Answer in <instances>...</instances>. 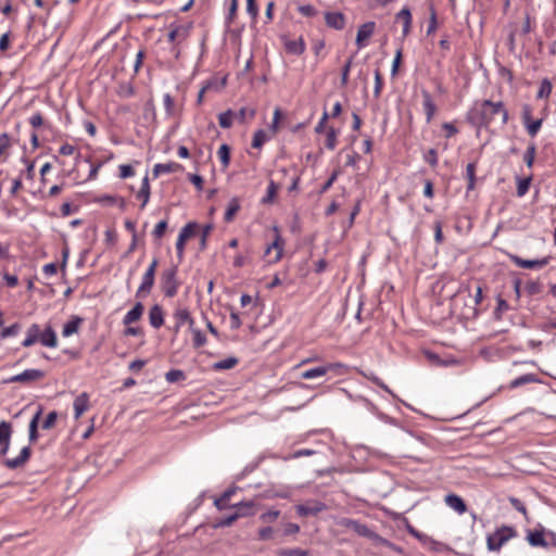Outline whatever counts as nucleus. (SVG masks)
<instances>
[{
  "instance_id": "c9c22d12",
  "label": "nucleus",
  "mask_w": 556,
  "mask_h": 556,
  "mask_svg": "<svg viewBox=\"0 0 556 556\" xmlns=\"http://www.w3.org/2000/svg\"><path fill=\"white\" fill-rule=\"evenodd\" d=\"M240 515L241 514H231L225 518L217 519L213 523V528L218 529V528L230 527L235 521H237L240 518Z\"/></svg>"
},
{
  "instance_id": "a878e982",
  "label": "nucleus",
  "mask_w": 556,
  "mask_h": 556,
  "mask_svg": "<svg viewBox=\"0 0 556 556\" xmlns=\"http://www.w3.org/2000/svg\"><path fill=\"white\" fill-rule=\"evenodd\" d=\"M329 370H331V366H319L315 368L307 369L301 374L303 379H314L318 377L325 376Z\"/></svg>"
},
{
  "instance_id": "7c9ffc66",
  "label": "nucleus",
  "mask_w": 556,
  "mask_h": 556,
  "mask_svg": "<svg viewBox=\"0 0 556 556\" xmlns=\"http://www.w3.org/2000/svg\"><path fill=\"white\" fill-rule=\"evenodd\" d=\"M83 319L80 317H74L70 321H67L62 330V334L64 337H70L77 332L79 325L81 324Z\"/></svg>"
},
{
  "instance_id": "13d9d810",
  "label": "nucleus",
  "mask_w": 556,
  "mask_h": 556,
  "mask_svg": "<svg viewBox=\"0 0 556 556\" xmlns=\"http://www.w3.org/2000/svg\"><path fill=\"white\" fill-rule=\"evenodd\" d=\"M58 420V413L55 410L50 412L43 420L41 427L45 430L52 429Z\"/></svg>"
},
{
  "instance_id": "393cba45",
  "label": "nucleus",
  "mask_w": 556,
  "mask_h": 556,
  "mask_svg": "<svg viewBox=\"0 0 556 556\" xmlns=\"http://www.w3.org/2000/svg\"><path fill=\"white\" fill-rule=\"evenodd\" d=\"M42 414V407H39L37 413L33 416L30 422H29V441L36 442L38 440V424L40 420V416Z\"/></svg>"
},
{
  "instance_id": "cd10ccee",
  "label": "nucleus",
  "mask_w": 556,
  "mask_h": 556,
  "mask_svg": "<svg viewBox=\"0 0 556 556\" xmlns=\"http://www.w3.org/2000/svg\"><path fill=\"white\" fill-rule=\"evenodd\" d=\"M396 20L403 21V35H408L412 24V13L408 8H403L397 14Z\"/></svg>"
},
{
  "instance_id": "de8ad7c7",
  "label": "nucleus",
  "mask_w": 556,
  "mask_h": 556,
  "mask_svg": "<svg viewBox=\"0 0 556 556\" xmlns=\"http://www.w3.org/2000/svg\"><path fill=\"white\" fill-rule=\"evenodd\" d=\"M190 331L193 334V346L194 348H197V349L201 348L206 343L205 336L202 333L201 330L194 328V325L192 326V328H190Z\"/></svg>"
},
{
  "instance_id": "ddd939ff",
  "label": "nucleus",
  "mask_w": 556,
  "mask_h": 556,
  "mask_svg": "<svg viewBox=\"0 0 556 556\" xmlns=\"http://www.w3.org/2000/svg\"><path fill=\"white\" fill-rule=\"evenodd\" d=\"M421 96H422L424 111L427 116V122L429 123L433 118V115L437 111V106L432 100L431 94L427 90H422Z\"/></svg>"
},
{
  "instance_id": "5701e85b",
  "label": "nucleus",
  "mask_w": 556,
  "mask_h": 556,
  "mask_svg": "<svg viewBox=\"0 0 556 556\" xmlns=\"http://www.w3.org/2000/svg\"><path fill=\"white\" fill-rule=\"evenodd\" d=\"M39 341L42 345L48 348L56 346V334L51 327H48L43 332L39 334Z\"/></svg>"
},
{
  "instance_id": "f704fd0d",
  "label": "nucleus",
  "mask_w": 556,
  "mask_h": 556,
  "mask_svg": "<svg viewBox=\"0 0 556 556\" xmlns=\"http://www.w3.org/2000/svg\"><path fill=\"white\" fill-rule=\"evenodd\" d=\"M235 117V113L231 110H227L218 115L219 126L224 129L230 128L232 126V119Z\"/></svg>"
},
{
  "instance_id": "39448f33",
  "label": "nucleus",
  "mask_w": 556,
  "mask_h": 556,
  "mask_svg": "<svg viewBox=\"0 0 556 556\" xmlns=\"http://www.w3.org/2000/svg\"><path fill=\"white\" fill-rule=\"evenodd\" d=\"M12 425L9 421H0V455L4 456L10 447Z\"/></svg>"
},
{
  "instance_id": "a211bd4d",
  "label": "nucleus",
  "mask_w": 556,
  "mask_h": 556,
  "mask_svg": "<svg viewBox=\"0 0 556 556\" xmlns=\"http://www.w3.org/2000/svg\"><path fill=\"white\" fill-rule=\"evenodd\" d=\"M231 508H236L233 514H242L241 517H249L255 514V503L253 501L240 502L231 505Z\"/></svg>"
},
{
  "instance_id": "6e6552de",
  "label": "nucleus",
  "mask_w": 556,
  "mask_h": 556,
  "mask_svg": "<svg viewBox=\"0 0 556 556\" xmlns=\"http://www.w3.org/2000/svg\"><path fill=\"white\" fill-rule=\"evenodd\" d=\"M326 509V505L321 502H314L312 504H301L296 506V513L300 516H316L320 511Z\"/></svg>"
},
{
  "instance_id": "5fc2aeb1",
  "label": "nucleus",
  "mask_w": 556,
  "mask_h": 556,
  "mask_svg": "<svg viewBox=\"0 0 556 556\" xmlns=\"http://www.w3.org/2000/svg\"><path fill=\"white\" fill-rule=\"evenodd\" d=\"M255 115L254 109L241 108L237 113H235V117L240 122L244 123L247 117L253 118Z\"/></svg>"
},
{
  "instance_id": "ea45409f",
  "label": "nucleus",
  "mask_w": 556,
  "mask_h": 556,
  "mask_svg": "<svg viewBox=\"0 0 556 556\" xmlns=\"http://www.w3.org/2000/svg\"><path fill=\"white\" fill-rule=\"evenodd\" d=\"M218 157L224 167H228L230 162V148L228 144L224 143L219 147L217 151Z\"/></svg>"
},
{
  "instance_id": "bf43d9fd",
  "label": "nucleus",
  "mask_w": 556,
  "mask_h": 556,
  "mask_svg": "<svg viewBox=\"0 0 556 556\" xmlns=\"http://www.w3.org/2000/svg\"><path fill=\"white\" fill-rule=\"evenodd\" d=\"M186 35H187V29L182 26H177L168 33V41L174 42L179 37L185 38Z\"/></svg>"
},
{
  "instance_id": "a19ab883",
  "label": "nucleus",
  "mask_w": 556,
  "mask_h": 556,
  "mask_svg": "<svg viewBox=\"0 0 556 556\" xmlns=\"http://www.w3.org/2000/svg\"><path fill=\"white\" fill-rule=\"evenodd\" d=\"M466 176L468 179L467 190H473L476 184V165L475 163L467 164Z\"/></svg>"
},
{
  "instance_id": "0eeeda50",
  "label": "nucleus",
  "mask_w": 556,
  "mask_h": 556,
  "mask_svg": "<svg viewBox=\"0 0 556 556\" xmlns=\"http://www.w3.org/2000/svg\"><path fill=\"white\" fill-rule=\"evenodd\" d=\"M325 22L328 27L341 30L345 26V16L341 12H326Z\"/></svg>"
},
{
  "instance_id": "c03bdc74",
  "label": "nucleus",
  "mask_w": 556,
  "mask_h": 556,
  "mask_svg": "<svg viewBox=\"0 0 556 556\" xmlns=\"http://www.w3.org/2000/svg\"><path fill=\"white\" fill-rule=\"evenodd\" d=\"M279 556H309V552L302 548H283L278 551Z\"/></svg>"
},
{
  "instance_id": "aec40b11",
  "label": "nucleus",
  "mask_w": 556,
  "mask_h": 556,
  "mask_svg": "<svg viewBox=\"0 0 556 556\" xmlns=\"http://www.w3.org/2000/svg\"><path fill=\"white\" fill-rule=\"evenodd\" d=\"M426 356L433 365H437V366L448 367V366H455V365L459 364V362L456 358L447 357V358L443 359L438 354L432 353V352H427Z\"/></svg>"
},
{
  "instance_id": "1a4fd4ad",
  "label": "nucleus",
  "mask_w": 556,
  "mask_h": 556,
  "mask_svg": "<svg viewBox=\"0 0 556 556\" xmlns=\"http://www.w3.org/2000/svg\"><path fill=\"white\" fill-rule=\"evenodd\" d=\"M283 45L286 51L293 55H301L305 51V42L302 37L298 39H285Z\"/></svg>"
},
{
  "instance_id": "49530a36",
  "label": "nucleus",
  "mask_w": 556,
  "mask_h": 556,
  "mask_svg": "<svg viewBox=\"0 0 556 556\" xmlns=\"http://www.w3.org/2000/svg\"><path fill=\"white\" fill-rule=\"evenodd\" d=\"M337 136H338V132H337V130L333 127H330L327 130L326 141H325V146H326L327 149L333 150L336 148V146H337Z\"/></svg>"
},
{
  "instance_id": "603ef678",
  "label": "nucleus",
  "mask_w": 556,
  "mask_h": 556,
  "mask_svg": "<svg viewBox=\"0 0 556 556\" xmlns=\"http://www.w3.org/2000/svg\"><path fill=\"white\" fill-rule=\"evenodd\" d=\"M198 225L197 223H188L181 230L178 237L182 238L185 241H187L189 238H191L197 229Z\"/></svg>"
},
{
  "instance_id": "79ce46f5",
  "label": "nucleus",
  "mask_w": 556,
  "mask_h": 556,
  "mask_svg": "<svg viewBox=\"0 0 556 556\" xmlns=\"http://www.w3.org/2000/svg\"><path fill=\"white\" fill-rule=\"evenodd\" d=\"M353 58L354 55H351L348 61L345 62L344 66L342 67V71H341V79H340V83H341V86L342 87H345L349 83V74H350V71H351V67H352V64H353Z\"/></svg>"
},
{
  "instance_id": "4468645a",
  "label": "nucleus",
  "mask_w": 556,
  "mask_h": 556,
  "mask_svg": "<svg viewBox=\"0 0 556 556\" xmlns=\"http://www.w3.org/2000/svg\"><path fill=\"white\" fill-rule=\"evenodd\" d=\"M143 305L141 302H137L135 306L124 316L123 324L129 326L138 321L143 313Z\"/></svg>"
},
{
  "instance_id": "37998d69",
  "label": "nucleus",
  "mask_w": 556,
  "mask_h": 556,
  "mask_svg": "<svg viewBox=\"0 0 556 556\" xmlns=\"http://www.w3.org/2000/svg\"><path fill=\"white\" fill-rule=\"evenodd\" d=\"M277 190H278V186L275 184L274 180H270L269 181V185L267 187V193L266 195L263 198L262 202L264 204H267V203H271L274 202L275 198H276V194H277Z\"/></svg>"
},
{
  "instance_id": "bb28decb",
  "label": "nucleus",
  "mask_w": 556,
  "mask_h": 556,
  "mask_svg": "<svg viewBox=\"0 0 556 556\" xmlns=\"http://www.w3.org/2000/svg\"><path fill=\"white\" fill-rule=\"evenodd\" d=\"M539 381V378L535 374H526V375H522L516 379H514L510 383H509V388L510 389H517L521 386H525L527 383H533V382H538Z\"/></svg>"
},
{
  "instance_id": "69168bd1",
  "label": "nucleus",
  "mask_w": 556,
  "mask_h": 556,
  "mask_svg": "<svg viewBox=\"0 0 556 556\" xmlns=\"http://www.w3.org/2000/svg\"><path fill=\"white\" fill-rule=\"evenodd\" d=\"M298 11L307 17H313L317 14V10L312 4H303L298 8Z\"/></svg>"
},
{
  "instance_id": "c756f323",
  "label": "nucleus",
  "mask_w": 556,
  "mask_h": 556,
  "mask_svg": "<svg viewBox=\"0 0 556 556\" xmlns=\"http://www.w3.org/2000/svg\"><path fill=\"white\" fill-rule=\"evenodd\" d=\"M239 210H240L239 200L237 198H232L228 203L227 210L224 215V220L226 223H230Z\"/></svg>"
},
{
  "instance_id": "2eb2a0df",
  "label": "nucleus",
  "mask_w": 556,
  "mask_h": 556,
  "mask_svg": "<svg viewBox=\"0 0 556 556\" xmlns=\"http://www.w3.org/2000/svg\"><path fill=\"white\" fill-rule=\"evenodd\" d=\"M181 169H182V166L175 162H169L166 164L159 163V164H155L153 167V175H154V177H157L161 174L176 173Z\"/></svg>"
},
{
  "instance_id": "b1692460",
  "label": "nucleus",
  "mask_w": 556,
  "mask_h": 556,
  "mask_svg": "<svg viewBox=\"0 0 556 556\" xmlns=\"http://www.w3.org/2000/svg\"><path fill=\"white\" fill-rule=\"evenodd\" d=\"M40 328L37 324H33L28 330L25 340L22 342V345L25 348L31 346L37 341H39Z\"/></svg>"
},
{
  "instance_id": "f8f14e48",
  "label": "nucleus",
  "mask_w": 556,
  "mask_h": 556,
  "mask_svg": "<svg viewBox=\"0 0 556 556\" xmlns=\"http://www.w3.org/2000/svg\"><path fill=\"white\" fill-rule=\"evenodd\" d=\"M174 317L176 319L175 332H178L181 325L185 323L189 324V329L194 325L193 318L187 308H179L175 312Z\"/></svg>"
},
{
  "instance_id": "8fccbe9b",
  "label": "nucleus",
  "mask_w": 556,
  "mask_h": 556,
  "mask_svg": "<svg viewBox=\"0 0 556 556\" xmlns=\"http://www.w3.org/2000/svg\"><path fill=\"white\" fill-rule=\"evenodd\" d=\"M154 280H143L139 289L137 290L136 296L138 299H144L151 292Z\"/></svg>"
},
{
  "instance_id": "680f3d73",
  "label": "nucleus",
  "mask_w": 556,
  "mask_h": 556,
  "mask_svg": "<svg viewBox=\"0 0 556 556\" xmlns=\"http://www.w3.org/2000/svg\"><path fill=\"white\" fill-rule=\"evenodd\" d=\"M382 87H383V80H382L381 73L379 70H376L375 71V89H374L375 98L380 97Z\"/></svg>"
},
{
  "instance_id": "3c124183",
  "label": "nucleus",
  "mask_w": 556,
  "mask_h": 556,
  "mask_svg": "<svg viewBox=\"0 0 556 556\" xmlns=\"http://www.w3.org/2000/svg\"><path fill=\"white\" fill-rule=\"evenodd\" d=\"M21 330V325L18 323H15L9 327H5L0 332V339H7L9 337L16 336Z\"/></svg>"
},
{
  "instance_id": "412c9836",
  "label": "nucleus",
  "mask_w": 556,
  "mask_h": 556,
  "mask_svg": "<svg viewBox=\"0 0 556 556\" xmlns=\"http://www.w3.org/2000/svg\"><path fill=\"white\" fill-rule=\"evenodd\" d=\"M467 299L471 304L478 305L482 300V289L477 287L476 295L472 298L470 293L459 292L454 298V306L457 307L460 300Z\"/></svg>"
},
{
  "instance_id": "4c0bfd02",
  "label": "nucleus",
  "mask_w": 556,
  "mask_h": 556,
  "mask_svg": "<svg viewBox=\"0 0 556 556\" xmlns=\"http://www.w3.org/2000/svg\"><path fill=\"white\" fill-rule=\"evenodd\" d=\"M535 152H536V147H535V143L534 142H531L525 154H523V162L526 163V165L531 168L534 164V159H535Z\"/></svg>"
},
{
  "instance_id": "052dcab7",
  "label": "nucleus",
  "mask_w": 556,
  "mask_h": 556,
  "mask_svg": "<svg viewBox=\"0 0 556 556\" xmlns=\"http://www.w3.org/2000/svg\"><path fill=\"white\" fill-rule=\"evenodd\" d=\"M266 141V134L263 129L255 131L252 140V147L255 149L261 148Z\"/></svg>"
},
{
  "instance_id": "9d476101",
  "label": "nucleus",
  "mask_w": 556,
  "mask_h": 556,
  "mask_svg": "<svg viewBox=\"0 0 556 556\" xmlns=\"http://www.w3.org/2000/svg\"><path fill=\"white\" fill-rule=\"evenodd\" d=\"M375 27H376L375 22H367V23H364L363 25H361V27L357 30V35H356V43H357L358 48L363 47L364 40L371 37V35L374 34Z\"/></svg>"
},
{
  "instance_id": "f257e3e1",
  "label": "nucleus",
  "mask_w": 556,
  "mask_h": 556,
  "mask_svg": "<svg viewBox=\"0 0 556 556\" xmlns=\"http://www.w3.org/2000/svg\"><path fill=\"white\" fill-rule=\"evenodd\" d=\"M473 114L480 126H488L494 122L496 117H500L502 125H505L508 119V112L504 108L503 102H492L490 100H483L479 108L475 110Z\"/></svg>"
},
{
  "instance_id": "20e7f679",
  "label": "nucleus",
  "mask_w": 556,
  "mask_h": 556,
  "mask_svg": "<svg viewBox=\"0 0 556 556\" xmlns=\"http://www.w3.org/2000/svg\"><path fill=\"white\" fill-rule=\"evenodd\" d=\"M46 372L40 369H26L21 374L12 376L4 380V383H30L41 380Z\"/></svg>"
},
{
  "instance_id": "338daca9",
  "label": "nucleus",
  "mask_w": 556,
  "mask_h": 556,
  "mask_svg": "<svg viewBox=\"0 0 556 556\" xmlns=\"http://www.w3.org/2000/svg\"><path fill=\"white\" fill-rule=\"evenodd\" d=\"M164 106L166 114L168 116L174 115L175 105H174V99L169 93L164 94Z\"/></svg>"
},
{
  "instance_id": "864d4df0",
  "label": "nucleus",
  "mask_w": 556,
  "mask_h": 556,
  "mask_svg": "<svg viewBox=\"0 0 556 556\" xmlns=\"http://www.w3.org/2000/svg\"><path fill=\"white\" fill-rule=\"evenodd\" d=\"M528 293L533 295L538 294L543 290V286L540 280H526V286Z\"/></svg>"
},
{
  "instance_id": "7ed1b4c3",
  "label": "nucleus",
  "mask_w": 556,
  "mask_h": 556,
  "mask_svg": "<svg viewBox=\"0 0 556 556\" xmlns=\"http://www.w3.org/2000/svg\"><path fill=\"white\" fill-rule=\"evenodd\" d=\"M338 525L346 530H351L354 533H356L358 536L366 538L370 540L372 543H375L378 533L372 531L369 527H367L365 523H362L358 520L351 519V518H341L338 521Z\"/></svg>"
},
{
  "instance_id": "423d86ee",
  "label": "nucleus",
  "mask_w": 556,
  "mask_h": 556,
  "mask_svg": "<svg viewBox=\"0 0 556 556\" xmlns=\"http://www.w3.org/2000/svg\"><path fill=\"white\" fill-rule=\"evenodd\" d=\"M30 454H31V450L29 446H24L20 453V455L15 458H7L4 460V465L5 467L10 468V469H16V468H20L22 466H24L29 457H30Z\"/></svg>"
},
{
  "instance_id": "6e6d98bb",
  "label": "nucleus",
  "mask_w": 556,
  "mask_h": 556,
  "mask_svg": "<svg viewBox=\"0 0 556 556\" xmlns=\"http://www.w3.org/2000/svg\"><path fill=\"white\" fill-rule=\"evenodd\" d=\"M543 119L539 118L527 123L526 128L531 137H535L542 126Z\"/></svg>"
},
{
  "instance_id": "f3484780",
  "label": "nucleus",
  "mask_w": 556,
  "mask_h": 556,
  "mask_svg": "<svg viewBox=\"0 0 556 556\" xmlns=\"http://www.w3.org/2000/svg\"><path fill=\"white\" fill-rule=\"evenodd\" d=\"M527 541L531 546H540V547H547L548 543L544 539V531L543 530H535V531H528L527 534Z\"/></svg>"
},
{
  "instance_id": "4be33fe9",
  "label": "nucleus",
  "mask_w": 556,
  "mask_h": 556,
  "mask_svg": "<svg viewBox=\"0 0 556 556\" xmlns=\"http://www.w3.org/2000/svg\"><path fill=\"white\" fill-rule=\"evenodd\" d=\"M89 399L87 393H81L74 400L75 418L78 419L87 409Z\"/></svg>"
},
{
  "instance_id": "e433bc0d",
  "label": "nucleus",
  "mask_w": 556,
  "mask_h": 556,
  "mask_svg": "<svg viewBox=\"0 0 556 556\" xmlns=\"http://www.w3.org/2000/svg\"><path fill=\"white\" fill-rule=\"evenodd\" d=\"M532 180V176L526 177V178H517V195L523 197L530 188V184Z\"/></svg>"
},
{
  "instance_id": "4d7b16f0",
  "label": "nucleus",
  "mask_w": 556,
  "mask_h": 556,
  "mask_svg": "<svg viewBox=\"0 0 556 556\" xmlns=\"http://www.w3.org/2000/svg\"><path fill=\"white\" fill-rule=\"evenodd\" d=\"M374 544H376V545H383L386 547L391 548L392 551H394L396 553H402L403 552L402 547L395 545L394 543L390 542L389 540L382 538L379 534H378V536H377V539H376Z\"/></svg>"
},
{
  "instance_id": "f03ea898",
  "label": "nucleus",
  "mask_w": 556,
  "mask_h": 556,
  "mask_svg": "<svg viewBox=\"0 0 556 556\" xmlns=\"http://www.w3.org/2000/svg\"><path fill=\"white\" fill-rule=\"evenodd\" d=\"M518 535L515 528L502 526L486 536V546L491 552H500L510 539Z\"/></svg>"
},
{
  "instance_id": "9b49d317",
  "label": "nucleus",
  "mask_w": 556,
  "mask_h": 556,
  "mask_svg": "<svg viewBox=\"0 0 556 556\" xmlns=\"http://www.w3.org/2000/svg\"><path fill=\"white\" fill-rule=\"evenodd\" d=\"M149 321H150V325L155 329H159L163 326L164 314H163V309L160 305L155 304L150 308Z\"/></svg>"
},
{
  "instance_id": "58836bf2",
  "label": "nucleus",
  "mask_w": 556,
  "mask_h": 556,
  "mask_svg": "<svg viewBox=\"0 0 556 556\" xmlns=\"http://www.w3.org/2000/svg\"><path fill=\"white\" fill-rule=\"evenodd\" d=\"M552 89H553L552 83L547 78H544L541 81L539 91L536 93V98L538 99L548 98L552 92Z\"/></svg>"
},
{
  "instance_id": "72a5a7b5",
  "label": "nucleus",
  "mask_w": 556,
  "mask_h": 556,
  "mask_svg": "<svg viewBox=\"0 0 556 556\" xmlns=\"http://www.w3.org/2000/svg\"><path fill=\"white\" fill-rule=\"evenodd\" d=\"M239 363L237 357H227L225 359H222L213 365V368L215 370H226L231 369Z\"/></svg>"
},
{
  "instance_id": "0e129e2a",
  "label": "nucleus",
  "mask_w": 556,
  "mask_h": 556,
  "mask_svg": "<svg viewBox=\"0 0 556 556\" xmlns=\"http://www.w3.org/2000/svg\"><path fill=\"white\" fill-rule=\"evenodd\" d=\"M509 503L516 510L520 511L528 519L527 508H526L525 504L519 498L509 497Z\"/></svg>"
},
{
  "instance_id": "e2e57ef3",
  "label": "nucleus",
  "mask_w": 556,
  "mask_h": 556,
  "mask_svg": "<svg viewBox=\"0 0 556 556\" xmlns=\"http://www.w3.org/2000/svg\"><path fill=\"white\" fill-rule=\"evenodd\" d=\"M166 229H167V220H165V219H164V220H161V222H159V223L155 225V227H154V229H153L152 235H153V237H154L155 239H157V240H159V239H161V238L164 236V233H165Z\"/></svg>"
},
{
  "instance_id": "473e14b6",
  "label": "nucleus",
  "mask_w": 556,
  "mask_h": 556,
  "mask_svg": "<svg viewBox=\"0 0 556 556\" xmlns=\"http://www.w3.org/2000/svg\"><path fill=\"white\" fill-rule=\"evenodd\" d=\"M460 302H464V308L460 312V315L466 319H473L478 316V308L477 305L467 303V299L460 300Z\"/></svg>"
},
{
  "instance_id": "09e8293b",
  "label": "nucleus",
  "mask_w": 556,
  "mask_h": 556,
  "mask_svg": "<svg viewBox=\"0 0 556 556\" xmlns=\"http://www.w3.org/2000/svg\"><path fill=\"white\" fill-rule=\"evenodd\" d=\"M280 516V510L278 509H269L266 513H263L260 516V520L264 523H273L275 522Z\"/></svg>"
},
{
  "instance_id": "6ab92c4d",
  "label": "nucleus",
  "mask_w": 556,
  "mask_h": 556,
  "mask_svg": "<svg viewBox=\"0 0 556 556\" xmlns=\"http://www.w3.org/2000/svg\"><path fill=\"white\" fill-rule=\"evenodd\" d=\"M514 262L522 268H542L548 263V258L542 260H522L518 256L513 257Z\"/></svg>"
},
{
  "instance_id": "a18cd8bd",
  "label": "nucleus",
  "mask_w": 556,
  "mask_h": 556,
  "mask_svg": "<svg viewBox=\"0 0 556 556\" xmlns=\"http://www.w3.org/2000/svg\"><path fill=\"white\" fill-rule=\"evenodd\" d=\"M185 378H186V375L180 369H170L165 375L166 381L170 382V383L178 382L180 380H184Z\"/></svg>"
},
{
  "instance_id": "774afa93",
  "label": "nucleus",
  "mask_w": 556,
  "mask_h": 556,
  "mask_svg": "<svg viewBox=\"0 0 556 556\" xmlns=\"http://www.w3.org/2000/svg\"><path fill=\"white\" fill-rule=\"evenodd\" d=\"M274 529L271 527H264L260 529L258 531V540L261 541H268L271 540L274 536Z\"/></svg>"
},
{
  "instance_id": "dca6fc26",
  "label": "nucleus",
  "mask_w": 556,
  "mask_h": 556,
  "mask_svg": "<svg viewBox=\"0 0 556 556\" xmlns=\"http://www.w3.org/2000/svg\"><path fill=\"white\" fill-rule=\"evenodd\" d=\"M445 503L458 514H464L467 510L466 503L460 496L456 494H447L445 496Z\"/></svg>"
},
{
  "instance_id": "2f4dec72",
  "label": "nucleus",
  "mask_w": 556,
  "mask_h": 556,
  "mask_svg": "<svg viewBox=\"0 0 556 556\" xmlns=\"http://www.w3.org/2000/svg\"><path fill=\"white\" fill-rule=\"evenodd\" d=\"M282 243L280 241V237L277 236L274 242L267 247L266 249V255H270L273 252L275 253L273 256L274 261H278L281 257L282 254Z\"/></svg>"
},
{
  "instance_id": "c85d7f7f",
  "label": "nucleus",
  "mask_w": 556,
  "mask_h": 556,
  "mask_svg": "<svg viewBox=\"0 0 556 556\" xmlns=\"http://www.w3.org/2000/svg\"><path fill=\"white\" fill-rule=\"evenodd\" d=\"M137 198L142 200L141 208H144L150 199V184L149 178L146 176L142 180L141 188L137 193Z\"/></svg>"
}]
</instances>
